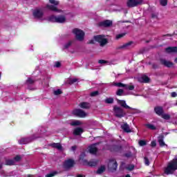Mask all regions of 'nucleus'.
<instances>
[{"mask_svg": "<svg viewBox=\"0 0 177 177\" xmlns=\"http://www.w3.org/2000/svg\"><path fill=\"white\" fill-rule=\"evenodd\" d=\"M113 111L115 117L118 118H122V117H125V112H124V109L120 106H115L113 107Z\"/></svg>", "mask_w": 177, "mask_h": 177, "instance_id": "obj_5", "label": "nucleus"}, {"mask_svg": "<svg viewBox=\"0 0 177 177\" xmlns=\"http://www.w3.org/2000/svg\"><path fill=\"white\" fill-rule=\"evenodd\" d=\"M154 111L156 114L161 117L164 113V109L162 106H156L154 108Z\"/></svg>", "mask_w": 177, "mask_h": 177, "instance_id": "obj_15", "label": "nucleus"}, {"mask_svg": "<svg viewBox=\"0 0 177 177\" xmlns=\"http://www.w3.org/2000/svg\"><path fill=\"white\" fill-rule=\"evenodd\" d=\"M0 169H2V164L0 165Z\"/></svg>", "mask_w": 177, "mask_h": 177, "instance_id": "obj_60", "label": "nucleus"}, {"mask_svg": "<svg viewBox=\"0 0 177 177\" xmlns=\"http://www.w3.org/2000/svg\"><path fill=\"white\" fill-rule=\"evenodd\" d=\"M125 89H129V91H133L135 89V86L133 85L126 84Z\"/></svg>", "mask_w": 177, "mask_h": 177, "instance_id": "obj_37", "label": "nucleus"}, {"mask_svg": "<svg viewBox=\"0 0 177 177\" xmlns=\"http://www.w3.org/2000/svg\"><path fill=\"white\" fill-rule=\"evenodd\" d=\"M133 42L130 41L129 43L124 44L119 47V49H129L131 48V45H132Z\"/></svg>", "mask_w": 177, "mask_h": 177, "instance_id": "obj_25", "label": "nucleus"}, {"mask_svg": "<svg viewBox=\"0 0 177 177\" xmlns=\"http://www.w3.org/2000/svg\"><path fill=\"white\" fill-rule=\"evenodd\" d=\"M90 95L92 97L97 96V95H99V91H93V92L91 93Z\"/></svg>", "mask_w": 177, "mask_h": 177, "instance_id": "obj_45", "label": "nucleus"}, {"mask_svg": "<svg viewBox=\"0 0 177 177\" xmlns=\"http://www.w3.org/2000/svg\"><path fill=\"white\" fill-rule=\"evenodd\" d=\"M32 15L34 19H37L39 20L44 17V9L36 8L33 10Z\"/></svg>", "mask_w": 177, "mask_h": 177, "instance_id": "obj_8", "label": "nucleus"}, {"mask_svg": "<svg viewBox=\"0 0 177 177\" xmlns=\"http://www.w3.org/2000/svg\"><path fill=\"white\" fill-rule=\"evenodd\" d=\"M143 0H127V8H136L142 5Z\"/></svg>", "mask_w": 177, "mask_h": 177, "instance_id": "obj_7", "label": "nucleus"}, {"mask_svg": "<svg viewBox=\"0 0 177 177\" xmlns=\"http://www.w3.org/2000/svg\"><path fill=\"white\" fill-rule=\"evenodd\" d=\"M30 142H32V139L30 138H23L19 140V145H27V143H30Z\"/></svg>", "mask_w": 177, "mask_h": 177, "instance_id": "obj_16", "label": "nucleus"}, {"mask_svg": "<svg viewBox=\"0 0 177 177\" xmlns=\"http://www.w3.org/2000/svg\"><path fill=\"white\" fill-rule=\"evenodd\" d=\"M116 95L118 96H123L124 95V90L119 88L117 92H116Z\"/></svg>", "mask_w": 177, "mask_h": 177, "instance_id": "obj_35", "label": "nucleus"}, {"mask_svg": "<svg viewBox=\"0 0 177 177\" xmlns=\"http://www.w3.org/2000/svg\"><path fill=\"white\" fill-rule=\"evenodd\" d=\"M6 165H15V160L13 159L6 160Z\"/></svg>", "mask_w": 177, "mask_h": 177, "instance_id": "obj_29", "label": "nucleus"}, {"mask_svg": "<svg viewBox=\"0 0 177 177\" xmlns=\"http://www.w3.org/2000/svg\"><path fill=\"white\" fill-rule=\"evenodd\" d=\"M88 165L89 167H95L96 165V162H89Z\"/></svg>", "mask_w": 177, "mask_h": 177, "instance_id": "obj_47", "label": "nucleus"}, {"mask_svg": "<svg viewBox=\"0 0 177 177\" xmlns=\"http://www.w3.org/2000/svg\"><path fill=\"white\" fill-rule=\"evenodd\" d=\"M60 66H62V64H60V62H55V67L59 68L60 67Z\"/></svg>", "mask_w": 177, "mask_h": 177, "instance_id": "obj_51", "label": "nucleus"}, {"mask_svg": "<svg viewBox=\"0 0 177 177\" xmlns=\"http://www.w3.org/2000/svg\"><path fill=\"white\" fill-rule=\"evenodd\" d=\"M104 102L106 103V104H112V103H114V99L113 97H109L104 100Z\"/></svg>", "mask_w": 177, "mask_h": 177, "instance_id": "obj_26", "label": "nucleus"}, {"mask_svg": "<svg viewBox=\"0 0 177 177\" xmlns=\"http://www.w3.org/2000/svg\"><path fill=\"white\" fill-rule=\"evenodd\" d=\"M138 143L140 146H146V141L143 140H140Z\"/></svg>", "mask_w": 177, "mask_h": 177, "instance_id": "obj_46", "label": "nucleus"}, {"mask_svg": "<svg viewBox=\"0 0 177 177\" xmlns=\"http://www.w3.org/2000/svg\"><path fill=\"white\" fill-rule=\"evenodd\" d=\"M98 63H100V64H104L107 63V62L106 60H104V59H100L98 61Z\"/></svg>", "mask_w": 177, "mask_h": 177, "instance_id": "obj_48", "label": "nucleus"}, {"mask_svg": "<svg viewBox=\"0 0 177 177\" xmlns=\"http://www.w3.org/2000/svg\"><path fill=\"white\" fill-rule=\"evenodd\" d=\"M144 161H145V165H150V162L149 161V158H147V157L144 158Z\"/></svg>", "mask_w": 177, "mask_h": 177, "instance_id": "obj_43", "label": "nucleus"}, {"mask_svg": "<svg viewBox=\"0 0 177 177\" xmlns=\"http://www.w3.org/2000/svg\"><path fill=\"white\" fill-rule=\"evenodd\" d=\"M71 150H72V151H75V150H77V146H73L72 147H71Z\"/></svg>", "mask_w": 177, "mask_h": 177, "instance_id": "obj_53", "label": "nucleus"}, {"mask_svg": "<svg viewBox=\"0 0 177 177\" xmlns=\"http://www.w3.org/2000/svg\"><path fill=\"white\" fill-rule=\"evenodd\" d=\"M21 160V157L20 156H17L14 158L13 160L15 161V165H16V162H19Z\"/></svg>", "mask_w": 177, "mask_h": 177, "instance_id": "obj_38", "label": "nucleus"}, {"mask_svg": "<svg viewBox=\"0 0 177 177\" xmlns=\"http://www.w3.org/2000/svg\"><path fill=\"white\" fill-rule=\"evenodd\" d=\"M113 85L115 86H118V88H125L126 86V84H124L121 82H119V83H113Z\"/></svg>", "mask_w": 177, "mask_h": 177, "instance_id": "obj_33", "label": "nucleus"}, {"mask_svg": "<svg viewBox=\"0 0 177 177\" xmlns=\"http://www.w3.org/2000/svg\"><path fill=\"white\" fill-rule=\"evenodd\" d=\"M167 53H177V47H168L165 49Z\"/></svg>", "mask_w": 177, "mask_h": 177, "instance_id": "obj_21", "label": "nucleus"}, {"mask_svg": "<svg viewBox=\"0 0 177 177\" xmlns=\"http://www.w3.org/2000/svg\"><path fill=\"white\" fill-rule=\"evenodd\" d=\"M145 127L148 128V129H151V131H156L157 129V127L151 124H146Z\"/></svg>", "mask_w": 177, "mask_h": 177, "instance_id": "obj_27", "label": "nucleus"}, {"mask_svg": "<svg viewBox=\"0 0 177 177\" xmlns=\"http://www.w3.org/2000/svg\"><path fill=\"white\" fill-rule=\"evenodd\" d=\"M121 128L124 131V132H126L127 133L132 132V131L131 130V127H129V125L127 123L122 124Z\"/></svg>", "mask_w": 177, "mask_h": 177, "instance_id": "obj_18", "label": "nucleus"}, {"mask_svg": "<svg viewBox=\"0 0 177 177\" xmlns=\"http://www.w3.org/2000/svg\"><path fill=\"white\" fill-rule=\"evenodd\" d=\"M123 37H125V33H121L116 35V39H120L122 38Z\"/></svg>", "mask_w": 177, "mask_h": 177, "instance_id": "obj_42", "label": "nucleus"}, {"mask_svg": "<svg viewBox=\"0 0 177 177\" xmlns=\"http://www.w3.org/2000/svg\"><path fill=\"white\" fill-rule=\"evenodd\" d=\"M118 147H116V146H115L114 147V149L113 150V149H111V151H118Z\"/></svg>", "mask_w": 177, "mask_h": 177, "instance_id": "obj_54", "label": "nucleus"}, {"mask_svg": "<svg viewBox=\"0 0 177 177\" xmlns=\"http://www.w3.org/2000/svg\"><path fill=\"white\" fill-rule=\"evenodd\" d=\"M46 131V130H45V128L44 127H41L40 129L39 130V136L35 137V139H37V138H45V132Z\"/></svg>", "mask_w": 177, "mask_h": 177, "instance_id": "obj_23", "label": "nucleus"}, {"mask_svg": "<svg viewBox=\"0 0 177 177\" xmlns=\"http://www.w3.org/2000/svg\"><path fill=\"white\" fill-rule=\"evenodd\" d=\"M50 4H47L46 8L48 10H52L53 12H57V13H62L63 12L62 10L58 9L57 5L60 3V1L57 0H49Z\"/></svg>", "mask_w": 177, "mask_h": 177, "instance_id": "obj_2", "label": "nucleus"}, {"mask_svg": "<svg viewBox=\"0 0 177 177\" xmlns=\"http://www.w3.org/2000/svg\"><path fill=\"white\" fill-rule=\"evenodd\" d=\"M135 168V165H127L126 166V169H127V171H133Z\"/></svg>", "mask_w": 177, "mask_h": 177, "instance_id": "obj_34", "label": "nucleus"}, {"mask_svg": "<svg viewBox=\"0 0 177 177\" xmlns=\"http://www.w3.org/2000/svg\"><path fill=\"white\" fill-rule=\"evenodd\" d=\"M118 103L121 106V107H123L124 109H129L130 110H134V111L138 110L136 109H133L132 107L128 106L125 100H118Z\"/></svg>", "mask_w": 177, "mask_h": 177, "instance_id": "obj_13", "label": "nucleus"}, {"mask_svg": "<svg viewBox=\"0 0 177 177\" xmlns=\"http://www.w3.org/2000/svg\"><path fill=\"white\" fill-rule=\"evenodd\" d=\"M124 177H131V176H130L129 174H127V175H126V176H124Z\"/></svg>", "mask_w": 177, "mask_h": 177, "instance_id": "obj_57", "label": "nucleus"}, {"mask_svg": "<svg viewBox=\"0 0 177 177\" xmlns=\"http://www.w3.org/2000/svg\"><path fill=\"white\" fill-rule=\"evenodd\" d=\"M90 44H93V40H91Z\"/></svg>", "mask_w": 177, "mask_h": 177, "instance_id": "obj_59", "label": "nucleus"}, {"mask_svg": "<svg viewBox=\"0 0 177 177\" xmlns=\"http://www.w3.org/2000/svg\"><path fill=\"white\" fill-rule=\"evenodd\" d=\"M50 146L54 149H57L59 151H62V150H63V147L60 143H53V144H50Z\"/></svg>", "mask_w": 177, "mask_h": 177, "instance_id": "obj_22", "label": "nucleus"}, {"mask_svg": "<svg viewBox=\"0 0 177 177\" xmlns=\"http://www.w3.org/2000/svg\"><path fill=\"white\" fill-rule=\"evenodd\" d=\"M175 63H177V57L174 59Z\"/></svg>", "mask_w": 177, "mask_h": 177, "instance_id": "obj_58", "label": "nucleus"}, {"mask_svg": "<svg viewBox=\"0 0 177 177\" xmlns=\"http://www.w3.org/2000/svg\"><path fill=\"white\" fill-rule=\"evenodd\" d=\"M80 107H81V109H90L91 108V104H89L88 102H81L79 104Z\"/></svg>", "mask_w": 177, "mask_h": 177, "instance_id": "obj_24", "label": "nucleus"}, {"mask_svg": "<svg viewBox=\"0 0 177 177\" xmlns=\"http://www.w3.org/2000/svg\"><path fill=\"white\" fill-rule=\"evenodd\" d=\"M71 125L72 127H77L78 125H81V122L79 121V120H74V121L71 122Z\"/></svg>", "mask_w": 177, "mask_h": 177, "instance_id": "obj_31", "label": "nucleus"}, {"mask_svg": "<svg viewBox=\"0 0 177 177\" xmlns=\"http://www.w3.org/2000/svg\"><path fill=\"white\" fill-rule=\"evenodd\" d=\"M62 90H60V89H57L54 91V95H55L56 96H57L59 95H62Z\"/></svg>", "mask_w": 177, "mask_h": 177, "instance_id": "obj_41", "label": "nucleus"}, {"mask_svg": "<svg viewBox=\"0 0 177 177\" xmlns=\"http://www.w3.org/2000/svg\"><path fill=\"white\" fill-rule=\"evenodd\" d=\"M73 113L74 115L80 117V118H85L87 115L86 113L82 111V109H75Z\"/></svg>", "mask_w": 177, "mask_h": 177, "instance_id": "obj_10", "label": "nucleus"}, {"mask_svg": "<svg viewBox=\"0 0 177 177\" xmlns=\"http://www.w3.org/2000/svg\"><path fill=\"white\" fill-rule=\"evenodd\" d=\"M55 175H57V171H52L51 173L46 175V177H53L55 176Z\"/></svg>", "mask_w": 177, "mask_h": 177, "instance_id": "obj_39", "label": "nucleus"}, {"mask_svg": "<svg viewBox=\"0 0 177 177\" xmlns=\"http://www.w3.org/2000/svg\"><path fill=\"white\" fill-rule=\"evenodd\" d=\"M113 25V21L109 19L99 23L100 27H111Z\"/></svg>", "mask_w": 177, "mask_h": 177, "instance_id": "obj_14", "label": "nucleus"}, {"mask_svg": "<svg viewBox=\"0 0 177 177\" xmlns=\"http://www.w3.org/2000/svg\"><path fill=\"white\" fill-rule=\"evenodd\" d=\"M73 32L75 34L77 41H84V37H85V32H84V31L78 28H75L73 29Z\"/></svg>", "mask_w": 177, "mask_h": 177, "instance_id": "obj_6", "label": "nucleus"}, {"mask_svg": "<svg viewBox=\"0 0 177 177\" xmlns=\"http://www.w3.org/2000/svg\"><path fill=\"white\" fill-rule=\"evenodd\" d=\"M151 146L152 147H156V146H157V142H156V141H152V142H151Z\"/></svg>", "mask_w": 177, "mask_h": 177, "instance_id": "obj_50", "label": "nucleus"}, {"mask_svg": "<svg viewBox=\"0 0 177 177\" xmlns=\"http://www.w3.org/2000/svg\"><path fill=\"white\" fill-rule=\"evenodd\" d=\"M177 169V157L176 156L172 160L169 162L167 167L165 169V174L166 175H171L174 174Z\"/></svg>", "mask_w": 177, "mask_h": 177, "instance_id": "obj_1", "label": "nucleus"}, {"mask_svg": "<svg viewBox=\"0 0 177 177\" xmlns=\"http://www.w3.org/2000/svg\"><path fill=\"white\" fill-rule=\"evenodd\" d=\"M74 160L68 159L64 162V168H65V169H70V168H73V167H74Z\"/></svg>", "mask_w": 177, "mask_h": 177, "instance_id": "obj_11", "label": "nucleus"}, {"mask_svg": "<svg viewBox=\"0 0 177 177\" xmlns=\"http://www.w3.org/2000/svg\"><path fill=\"white\" fill-rule=\"evenodd\" d=\"M152 17H153V19H156L157 17V15L152 14Z\"/></svg>", "mask_w": 177, "mask_h": 177, "instance_id": "obj_55", "label": "nucleus"}, {"mask_svg": "<svg viewBox=\"0 0 177 177\" xmlns=\"http://www.w3.org/2000/svg\"><path fill=\"white\" fill-rule=\"evenodd\" d=\"M96 145L97 144H93L88 147V151L91 153V154H96L97 152V148L96 147Z\"/></svg>", "mask_w": 177, "mask_h": 177, "instance_id": "obj_17", "label": "nucleus"}, {"mask_svg": "<svg viewBox=\"0 0 177 177\" xmlns=\"http://www.w3.org/2000/svg\"><path fill=\"white\" fill-rule=\"evenodd\" d=\"M138 81L140 82H145V84H147V82L150 81V78H149L146 75H144L141 77L138 78Z\"/></svg>", "mask_w": 177, "mask_h": 177, "instance_id": "obj_20", "label": "nucleus"}, {"mask_svg": "<svg viewBox=\"0 0 177 177\" xmlns=\"http://www.w3.org/2000/svg\"><path fill=\"white\" fill-rule=\"evenodd\" d=\"M34 82H35V81L30 77L28 78V80H26L27 85H32V84H34Z\"/></svg>", "mask_w": 177, "mask_h": 177, "instance_id": "obj_36", "label": "nucleus"}, {"mask_svg": "<svg viewBox=\"0 0 177 177\" xmlns=\"http://www.w3.org/2000/svg\"><path fill=\"white\" fill-rule=\"evenodd\" d=\"M160 64H162V66H165V67L171 68L174 66V63L165 59H160Z\"/></svg>", "mask_w": 177, "mask_h": 177, "instance_id": "obj_12", "label": "nucleus"}, {"mask_svg": "<svg viewBox=\"0 0 177 177\" xmlns=\"http://www.w3.org/2000/svg\"><path fill=\"white\" fill-rule=\"evenodd\" d=\"M126 156H127V157H129V155H126Z\"/></svg>", "mask_w": 177, "mask_h": 177, "instance_id": "obj_61", "label": "nucleus"}, {"mask_svg": "<svg viewBox=\"0 0 177 177\" xmlns=\"http://www.w3.org/2000/svg\"><path fill=\"white\" fill-rule=\"evenodd\" d=\"M48 21L52 23H66V17L64 15H59L57 17L55 15H51L48 17Z\"/></svg>", "mask_w": 177, "mask_h": 177, "instance_id": "obj_3", "label": "nucleus"}, {"mask_svg": "<svg viewBox=\"0 0 177 177\" xmlns=\"http://www.w3.org/2000/svg\"><path fill=\"white\" fill-rule=\"evenodd\" d=\"M75 82H77V79L74 78V79H71L69 80V84H75Z\"/></svg>", "mask_w": 177, "mask_h": 177, "instance_id": "obj_49", "label": "nucleus"}, {"mask_svg": "<svg viewBox=\"0 0 177 177\" xmlns=\"http://www.w3.org/2000/svg\"><path fill=\"white\" fill-rule=\"evenodd\" d=\"M74 135H80V133H82V129L81 128H77L74 130L73 132Z\"/></svg>", "mask_w": 177, "mask_h": 177, "instance_id": "obj_32", "label": "nucleus"}, {"mask_svg": "<svg viewBox=\"0 0 177 177\" xmlns=\"http://www.w3.org/2000/svg\"><path fill=\"white\" fill-rule=\"evenodd\" d=\"M160 117H162L163 120H171V115L168 113H163Z\"/></svg>", "mask_w": 177, "mask_h": 177, "instance_id": "obj_30", "label": "nucleus"}, {"mask_svg": "<svg viewBox=\"0 0 177 177\" xmlns=\"http://www.w3.org/2000/svg\"><path fill=\"white\" fill-rule=\"evenodd\" d=\"M171 97H176L177 93H175V92H172L171 94Z\"/></svg>", "mask_w": 177, "mask_h": 177, "instance_id": "obj_52", "label": "nucleus"}, {"mask_svg": "<svg viewBox=\"0 0 177 177\" xmlns=\"http://www.w3.org/2000/svg\"><path fill=\"white\" fill-rule=\"evenodd\" d=\"M71 41H68L67 44L64 45V49H68V48H70L71 46Z\"/></svg>", "mask_w": 177, "mask_h": 177, "instance_id": "obj_44", "label": "nucleus"}, {"mask_svg": "<svg viewBox=\"0 0 177 177\" xmlns=\"http://www.w3.org/2000/svg\"><path fill=\"white\" fill-rule=\"evenodd\" d=\"M167 3L168 0H160V5H162V6H167Z\"/></svg>", "mask_w": 177, "mask_h": 177, "instance_id": "obj_40", "label": "nucleus"}, {"mask_svg": "<svg viewBox=\"0 0 177 177\" xmlns=\"http://www.w3.org/2000/svg\"><path fill=\"white\" fill-rule=\"evenodd\" d=\"M117 167H118V165L117 164V161H115V160L111 159L109 160V162L108 164L109 171H111V172L117 171Z\"/></svg>", "mask_w": 177, "mask_h": 177, "instance_id": "obj_9", "label": "nucleus"}, {"mask_svg": "<svg viewBox=\"0 0 177 177\" xmlns=\"http://www.w3.org/2000/svg\"><path fill=\"white\" fill-rule=\"evenodd\" d=\"M94 39L96 41V42L100 43V46H106V45H107L109 43L106 36L103 35L94 36Z\"/></svg>", "mask_w": 177, "mask_h": 177, "instance_id": "obj_4", "label": "nucleus"}, {"mask_svg": "<svg viewBox=\"0 0 177 177\" xmlns=\"http://www.w3.org/2000/svg\"><path fill=\"white\" fill-rule=\"evenodd\" d=\"M76 177H84L83 175L79 174Z\"/></svg>", "mask_w": 177, "mask_h": 177, "instance_id": "obj_56", "label": "nucleus"}, {"mask_svg": "<svg viewBox=\"0 0 177 177\" xmlns=\"http://www.w3.org/2000/svg\"><path fill=\"white\" fill-rule=\"evenodd\" d=\"M158 142L159 145L160 146V147H164V146H166L167 147H168V145H167L165 144V142H164V136H160L158 137Z\"/></svg>", "mask_w": 177, "mask_h": 177, "instance_id": "obj_19", "label": "nucleus"}, {"mask_svg": "<svg viewBox=\"0 0 177 177\" xmlns=\"http://www.w3.org/2000/svg\"><path fill=\"white\" fill-rule=\"evenodd\" d=\"M106 170V167H104V166H101L100 168H98V169L97 170V174L98 175H100L101 174H103V172H104V171Z\"/></svg>", "mask_w": 177, "mask_h": 177, "instance_id": "obj_28", "label": "nucleus"}]
</instances>
